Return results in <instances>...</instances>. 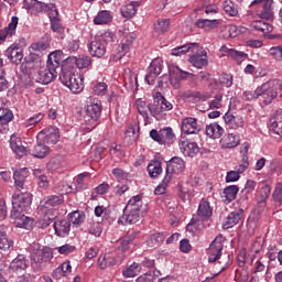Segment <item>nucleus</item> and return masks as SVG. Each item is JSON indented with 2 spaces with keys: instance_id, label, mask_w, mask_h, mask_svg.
I'll return each mask as SVG.
<instances>
[{
  "instance_id": "43",
  "label": "nucleus",
  "mask_w": 282,
  "mask_h": 282,
  "mask_svg": "<svg viewBox=\"0 0 282 282\" xmlns=\"http://www.w3.org/2000/svg\"><path fill=\"white\" fill-rule=\"evenodd\" d=\"M219 263L223 264L221 269L219 270L218 273L212 275V276H207L205 280H203L202 282H215V279H217V276L220 275L221 272H224L226 270V268H228V263H230V256H226L223 257L221 260L219 261Z\"/></svg>"
},
{
  "instance_id": "31",
  "label": "nucleus",
  "mask_w": 282,
  "mask_h": 282,
  "mask_svg": "<svg viewBox=\"0 0 282 282\" xmlns=\"http://www.w3.org/2000/svg\"><path fill=\"white\" fill-rule=\"evenodd\" d=\"M198 217L203 219H210L213 217V207H210V203L206 199H202L198 205L197 210Z\"/></svg>"
},
{
  "instance_id": "6",
  "label": "nucleus",
  "mask_w": 282,
  "mask_h": 282,
  "mask_svg": "<svg viewBox=\"0 0 282 282\" xmlns=\"http://www.w3.org/2000/svg\"><path fill=\"white\" fill-rule=\"evenodd\" d=\"M221 239V236L216 237L209 245V248L207 249L209 263H215V261H219V259H221V252H224V240Z\"/></svg>"
},
{
  "instance_id": "33",
  "label": "nucleus",
  "mask_w": 282,
  "mask_h": 282,
  "mask_svg": "<svg viewBox=\"0 0 282 282\" xmlns=\"http://www.w3.org/2000/svg\"><path fill=\"white\" fill-rule=\"evenodd\" d=\"M63 204V195H51L44 199L42 208L54 209L56 206H61Z\"/></svg>"
},
{
  "instance_id": "51",
  "label": "nucleus",
  "mask_w": 282,
  "mask_h": 282,
  "mask_svg": "<svg viewBox=\"0 0 282 282\" xmlns=\"http://www.w3.org/2000/svg\"><path fill=\"white\" fill-rule=\"evenodd\" d=\"M271 191L272 188L269 185H263L260 188V199L258 200V204H260L262 208H265V202H268Z\"/></svg>"
},
{
  "instance_id": "59",
  "label": "nucleus",
  "mask_w": 282,
  "mask_h": 282,
  "mask_svg": "<svg viewBox=\"0 0 282 282\" xmlns=\"http://www.w3.org/2000/svg\"><path fill=\"white\" fill-rule=\"evenodd\" d=\"M272 198L275 202V204H279V206H281L282 204V183H278L273 194H272Z\"/></svg>"
},
{
  "instance_id": "42",
  "label": "nucleus",
  "mask_w": 282,
  "mask_h": 282,
  "mask_svg": "<svg viewBox=\"0 0 282 282\" xmlns=\"http://www.w3.org/2000/svg\"><path fill=\"white\" fill-rule=\"evenodd\" d=\"M227 55L237 61L238 63H243V61H248V54L243 51H237L235 48H227Z\"/></svg>"
},
{
  "instance_id": "1",
  "label": "nucleus",
  "mask_w": 282,
  "mask_h": 282,
  "mask_svg": "<svg viewBox=\"0 0 282 282\" xmlns=\"http://www.w3.org/2000/svg\"><path fill=\"white\" fill-rule=\"evenodd\" d=\"M130 210L129 214L122 215L118 219V225H127V224H138L144 217V213H147V206L142 204V196L137 195L129 199L128 204L123 208V213Z\"/></svg>"
},
{
  "instance_id": "28",
  "label": "nucleus",
  "mask_w": 282,
  "mask_h": 282,
  "mask_svg": "<svg viewBox=\"0 0 282 282\" xmlns=\"http://www.w3.org/2000/svg\"><path fill=\"white\" fill-rule=\"evenodd\" d=\"M123 83L128 91H138V75L129 70L123 76Z\"/></svg>"
},
{
  "instance_id": "41",
  "label": "nucleus",
  "mask_w": 282,
  "mask_h": 282,
  "mask_svg": "<svg viewBox=\"0 0 282 282\" xmlns=\"http://www.w3.org/2000/svg\"><path fill=\"white\" fill-rule=\"evenodd\" d=\"M196 25L202 30H215L219 25V20L199 19Z\"/></svg>"
},
{
  "instance_id": "39",
  "label": "nucleus",
  "mask_w": 282,
  "mask_h": 282,
  "mask_svg": "<svg viewBox=\"0 0 282 282\" xmlns=\"http://www.w3.org/2000/svg\"><path fill=\"white\" fill-rule=\"evenodd\" d=\"M14 248V241L8 238V234L0 231V250L3 252H10Z\"/></svg>"
},
{
  "instance_id": "26",
  "label": "nucleus",
  "mask_w": 282,
  "mask_h": 282,
  "mask_svg": "<svg viewBox=\"0 0 282 282\" xmlns=\"http://www.w3.org/2000/svg\"><path fill=\"white\" fill-rule=\"evenodd\" d=\"M30 50L31 52H35L42 56L43 54H47V51L50 50V39L44 37L39 42L32 43Z\"/></svg>"
},
{
  "instance_id": "35",
  "label": "nucleus",
  "mask_w": 282,
  "mask_h": 282,
  "mask_svg": "<svg viewBox=\"0 0 282 282\" xmlns=\"http://www.w3.org/2000/svg\"><path fill=\"white\" fill-rule=\"evenodd\" d=\"M237 193H239V186L229 185L224 189L221 197L225 199V202L230 204V202H235V199H237Z\"/></svg>"
},
{
  "instance_id": "24",
  "label": "nucleus",
  "mask_w": 282,
  "mask_h": 282,
  "mask_svg": "<svg viewBox=\"0 0 282 282\" xmlns=\"http://www.w3.org/2000/svg\"><path fill=\"white\" fill-rule=\"evenodd\" d=\"M242 217H243V208H239L230 213L226 219V223L224 224L225 230H228V228H234V226H237V224L241 221Z\"/></svg>"
},
{
  "instance_id": "55",
  "label": "nucleus",
  "mask_w": 282,
  "mask_h": 282,
  "mask_svg": "<svg viewBox=\"0 0 282 282\" xmlns=\"http://www.w3.org/2000/svg\"><path fill=\"white\" fill-rule=\"evenodd\" d=\"M169 28H171V20L170 19H162L159 20L155 24L156 32H169Z\"/></svg>"
},
{
  "instance_id": "29",
  "label": "nucleus",
  "mask_w": 282,
  "mask_h": 282,
  "mask_svg": "<svg viewBox=\"0 0 282 282\" xmlns=\"http://www.w3.org/2000/svg\"><path fill=\"white\" fill-rule=\"evenodd\" d=\"M10 147L11 150L14 151L15 155H18V158H23L24 155H28V149L23 147V144L21 143V139L17 137H11Z\"/></svg>"
},
{
  "instance_id": "7",
  "label": "nucleus",
  "mask_w": 282,
  "mask_h": 282,
  "mask_svg": "<svg viewBox=\"0 0 282 282\" xmlns=\"http://www.w3.org/2000/svg\"><path fill=\"white\" fill-rule=\"evenodd\" d=\"M61 138V132L56 127H50L39 132L37 140H42L44 144H56Z\"/></svg>"
},
{
  "instance_id": "64",
  "label": "nucleus",
  "mask_w": 282,
  "mask_h": 282,
  "mask_svg": "<svg viewBox=\"0 0 282 282\" xmlns=\"http://www.w3.org/2000/svg\"><path fill=\"white\" fill-rule=\"evenodd\" d=\"M269 54L274 61H282V46H272L269 50Z\"/></svg>"
},
{
  "instance_id": "14",
  "label": "nucleus",
  "mask_w": 282,
  "mask_h": 282,
  "mask_svg": "<svg viewBox=\"0 0 282 282\" xmlns=\"http://www.w3.org/2000/svg\"><path fill=\"white\" fill-rule=\"evenodd\" d=\"M88 52L95 58H102L107 54V46L102 41L95 39L88 44Z\"/></svg>"
},
{
  "instance_id": "62",
  "label": "nucleus",
  "mask_w": 282,
  "mask_h": 282,
  "mask_svg": "<svg viewBox=\"0 0 282 282\" xmlns=\"http://www.w3.org/2000/svg\"><path fill=\"white\" fill-rule=\"evenodd\" d=\"M158 281V275L155 271H150L137 279V282H155Z\"/></svg>"
},
{
  "instance_id": "36",
  "label": "nucleus",
  "mask_w": 282,
  "mask_h": 282,
  "mask_svg": "<svg viewBox=\"0 0 282 282\" xmlns=\"http://www.w3.org/2000/svg\"><path fill=\"white\" fill-rule=\"evenodd\" d=\"M98 265L100 270H107V268L116 265V257H113L111 253H105L104 256L99 257Z\"/></svg>"
},
{
  "instance_id": "5",
  "label": "nucleus",
  "mask_w": 282,
  "mask_h": 282,
  "mask_svg": "<svg viewBox=\"0 0 282 282\" xmlns=\"http://www.w3.org/2000/svg\"><path fill=\"white\" fill-rule=\"evenodd\" d=\"M258 94L263 105H271L272 100L279 96V91L274 89L270 80L258 87Z\"/></svg>"
},
{
  "instance_id": "18",
  "label": "nucleus",
  "mask_w": 282,
  "mask_h": 282,
  "mask_svg": "<svg viewBox=\"0 0 282 282\" xmlns=\"http://www.w3.org/2000/svg\"><path fill=\"white\" fill-rule=\"evenodd\" d=\"M257 3H262V11L260 12V19L270 20L274 17V11H272V0H253L251 6H257Z\"/></svg>"
},
{
  "instance_id": "11",
  "label": "nucleus",
  "mask_w": 282,
  "mask_h": 282,
  "mask_svg": "<svg viewBox=\"0 0 282 282\" xmlns=\"http://www.w3.org/2000/svg\"><path fill=\"white\" fill-rule=\"evenodd\" d=\"M30 177V171L28 167L19 169L13 172L14 186L17 191H28L25 183Z\"/></svg>"
},
{
  "instance_id": "2",
  "label": "nucleus",
  "mask_w": 282,
  "mask_h": 282,
  "mask_svg": "<svg viewBox=\"0 0 282 282\" xmlns=\"http://www.w3.org/2000/svg\"><path fill=\"white\" fill-rule=\"evenodd\" d=\"M58 67H61V58H58V53H50L47 56L46 66L41 67L35 75L36 83H40V85H50V83H54L58 76V72L56 70Z\"/></svg>"
},
{
  "instance_id": "61",
  "label": "nucleus",
  "mask_w": 282,
  "mask_h": 282,
  "mask_svg": "<svg viewBox=\"0 0 282 282\" xmlns=\"http://www.w3.org/2000/svg\"><path fill=\"white\" fill-rule=\"evenodd\" d=\"M221 100H224V94L218 93L212 101H209V109H221Z\"/></svg>"
},
{
  "instance_id": "27",
  "label": "nucleus",
  "mask_w": 282,
  "mask_h": 282,
  "mask_svg": "<svg viewBox=\"0 0 282 282\" xmlns=\"http://www.w3.org/2000/svg\"><path fill=\"white\" fill-rule=\"evenodd\" d=\"M113 21V15H111V11L101 10L94 18L95 25H109Z\"/></svg>"
},
{
  "instance_id": "50",
  "label": "nucleus",
  "mask_w": 282,
  "mask_h": 282,
  "mask_svg": "<svg viewBox=\"0 0 282 282\" xmlns=\"http://www.w3.org/2000/svg\"><path fill=\"white\" fill-rule=\"evenodd\" d=\"M164 67V64L162 63V59L154 58L150 66L148 67V72H152V74H156V76H160L162 74V68Z\"/></svg>"
},
{
  "instance_id": "48",
  "label": "nucleus",
  "mask_w": 282,
  "mask_h": 282,
  "mask_svg": "<svg viewBox=\"0 0 282 282\" xmlns=\"http://www.w3.org/2000/svg\"><path fill=\"white\" fill-rule=\"evenodd\" d=\"M137 12L138 10L133 2L121 7V15L123 19H132V17H135Z\"/></svg>"
},
{
  "instance_id": "57",
  "label": "nucleus",
  "mask_w": 282,
  "mask_h": 282,
  "mask_svg": "<svg viewBox=\"0 0 282 282\" xmlns=\"http://www.w3.org/2000/svg\"><path fill=\"white\" fill-rule=\"evenodd\" d=\"M137 109L143 118H149V105L147 101L137 100Z\"/></svg>"
},
{
  "instance_id": "53",
  "label": "nucleus",
  "mask_w": 282,
  "mask_h": 282,
  "mask_svg": "<svg viewBox=\"0 0 282 282\" xmlns=\"http://www.w3.org/2000/svg\"><path fill=\"white\" fill-rule=\"evenodd\" d=\"M169 184H171V176L170 175H165L162 184H160L155 189H154V194L155 195H164V193H166V186H169Z\"/></svg>"
},
{
  "instance_id": "10",
  "label": "nucleus",
  "mask_w": 282,
  "mask_h": 282,
  "mask_svg": "<svg viewBox=\"0 0 282 282\" xmlns=\"http://www.w3.org/2000/svg\"><path fill=\"white\" fill-rule=\"evenodd\" d=\"M185 169L186 163L184 162V160H182V158L180 156H174L166 164L165 175H169L170 180H172L173 173H183Z\"/></svg>"
},
{
  "instance_id": "13",
  "label": "nucleus",
  "mask_w": 282,
  "mask_h": 282,
  "mask_svg": "<svg viewBox=\"0 0 282 282\" xmlns=\"http://www.w3.org/2000/svg\"><path fill=\"white\" fill-rule=\"evenodd\" d=\"M6 56L13 65H21V61H23V48L19 44H12L7 48Z\"/></svg>"
},
{
  "instance_id": "44",
  "label": "nucleus",
  "mask_w": 282,
  "mask_h": 282,
  "mask_svg": "<svg viewBox=\"0 0 282 282\" xmlns=\"http://www.w3.org/2000/svg\"><path fill=\"white\" fill-rule=\"evenodd\" d=\"M69 224H73V226H80V224L85 223V213L80 210H75L69 214Z\"/></svg>"
},
{
  "instance_id": "22",
  "label": "nucleus",
  "mask_w": 282,
  "mask_h": 282,
  "mask_svg": "<svg viewBox=\"0 0 282 282\" xmlns=\"http://www.w3.org/2000/svg\"><path fill=\"white\" fill-rule=\"evenodd\" d=\"M42 140H37V143L33 147L31 151V155L33 158H37L39 160H43V158H47V154L51 152L50 147L45 145Z\"/></svg>"
},
{
  "instance_id": "46",
  "label": "nucleus",
  "mask_w": 282,
  "mask_h": 282,
  "mask_svg": "<svg viewBox=\"0 0 282 282\" xmlns=\"http://www.w3.org/2000/svg\"><path fill=\"white\" fill-rule=\"evenodd\" d=\"M17 228H24V230H32L34 226V220L28 216H22L21 219L14 221Z\"/></svg>"
},
{
  "instance_id": "23",
  "label": "nucleus",
  "mask_w": 282,
  "mask_h": 282,
  "mask_svg": "<svg viewBox=\"0 0 282 282\" xmlns=\"http://www.w3.org/2000/svg\"><path fill=\"white\" fill-rule=\"evenodd\" d=\"M240 142L241 139L239 138V135H236L235 133H228L227 135L220 139L221 149H235L239 147Z\"/></svg>"
},
{
  "instance_id": "56",
  "label": "nucleus",
  "mask_w": 282,
  "mask_h": 282,
  "mask_svg": "<svg viewBox=\"0 0 282 282\" xmlns=\"http://www.w3.org/2000/svg\"><path fill=\"white\" fill-rule=\"evenodd\" d=\"M43 118H44V115L43 113H36V115H34L33 117H30L29 119H26L25 121H24V127H34V126H36V124H39V122H41V120H43Z\"/></svg>"
},
{
  "instance_id": "12",
  "label": "nucleus",
  "mask_w": 282,
  "mask_h": 282,
  "mask_svg": "<svg viewBox=\"0 0 282 282\" xmlns=\"http://www.w3.org/2000/svg\"><path fill=\"white\" fill-rule=\"evenodd\" d=\"M181 131L186 135H193L195 133H199L202 128L199 127V123H197V119L193 117H186L182 121Z\"/></svg>"
},
{
  "instance_id": "15",
  "label": "nucleus",
  "mask_w": 282,
  "mask_h": 282,
  "mask_svg": "<svg viewBox=\"0 0 282 282\" xmlns=\"http://www.w3.org/2000/svg\"><path fill=\"white\" fill-rule=\"evenodd\" d=\"M19 25V17L13 15L11 22L4 29L0 30V41L12 39L17 34V26Z\"/></svg>"
},
{
  "instance_id": "30",
  "label": "nucleus",
  "mask_w": 282,
  "mask_h": 282,
  "mask_svg": "<svg viewBox=\"0 0 282 282\" xmlns=\"http://www.w3.org/2000/svg\"><path fill=\"white\" fill-rule=\"evenodd\" d=\"M206 135L213 138V140H217L224 135V128L217 122L210 123L206 126Z\"/></svg>"
},
{
  "instance_id": "63",
  "label": "nucleus",
  "mask_w": 282,
  "mask_h": 282,
  "mask_svg": "<svg viewBox=\"0 0 282 282\" xmlns=\"http://www.w3.org/2000/svg\"><path fill=\"white\" fill-rule=\"evenodd\" d=\"M158 98H160L161 106L163 107L162 110L164 111H171L173 109V104L166 99L165 96L162 95V93H158Z\"/></svg>"
},
{
  "instance_id": "17",
  "label": "nucleus",
  "mask_w": 282,
  "mask_h": 282,
  "mask_svg": "<svg viewBox=\"0 0 282 282\" xmlns=\"http://www.w3.org/2000/svg\"><path fill=\"white\" fill-rule=\"evenodd\" d=\"M178 147L181 152L185 154L187 158H195V155L199 153V145L188 140L180 142Z\"/></svg>"
},
{
  "instance_id": "47",
  "label": "nucleus",
  "mask_w": 282,
  "mask_h": 282,
  "mask_svg": "<svg viewBox=\"0 0 282 282\" xmlns=\"http://www.w3.org/2000/svg\"><path fill=\"white\" fill-rule=\"evenodd\" d=\"M41 54L33 52L29 54L28 57L24 58L25 61V69H32L34 67V63H41Z\"/></svg>"
},
{
  "instance_id": "16",
  "label": "nucleus",
  "mask_w": 282,
  "mask_h": 282,
  "mask_svg": "<svg viewBox=\"0 0 282 282\" xmlns=\"http://www.w3.org/2000/svg\"><path fill=\"white\" fill-rule=\"evenodd\" d=\"M68 63H73L78 69H87L91 65V57L89 55L72 56L66 58L64 65H69Z\"/></svg>"
},
{
  "instance_id": "19",
  "label": "nucleus",
  "mask_w": 282,
  "mask_h": 282,
  "mask_svg": "<svg viewBox=\"0 0 282 282\" xmlns=\"http://www.w3.org/2000/svg\"><path fill=\"white\" fill-rule=\"evenodd\" d=\"M189 63L193 65V67L202 69L203 67H206V65H208V54L206 53V51L193 54L189 56Z\"/></svg>"
},
{
  "instance_id": "9",
  "label": "nucleus",
  "mask_w": 282,
  "mask_h": 282,
  "mask_svg": "<svg viewBox=\"0 0 282 282\" xmlns=\"http://www.w3.org/2000/svg\"><path fill=\"white\" fill-rule=\"evenodd\" d=\"M12 199V206L21 208V210H30V206H32V194L25 191L20 194H14Z\"/></svg>"
},
{
  "instance_id": "8",
  "label": "nucleus",
  "mask_w": 282,
  "mask_h": 282,
  "mask_svg": "<svg viewBox=\"0 0 282 282\" xmlns=\"http://www.w3.org/2000/svg\"><path fill=\"white\" fill-rule=\"evenodd\" d=\"M170 72V83L174 89H180V84L188 76H192L191 73L182 70L180 67L172 65L169 68Z\"/></svg>"
},
{
  "instance_id": "54",
  "label": "nucleus",
  "mask_w": 282,
  "mask_h": 282,
  "mask_svg": "<svg viewBox=\"0 0 282 282\" xmlns=\"http://www.w3.org/2000/svg\"><path fill=\"white\" fill-rule=\"evenodd\" d=\"M14 119V113L12 110L4 108L2 115L0 116V123L1 124H9Z\"/></svg>"
},
{
  "instance_id": "38",
  "label": "nucleus",
  "mask_w": 282,
  "mask_h": 282,
  "mask_svg": "<svg viewBox=\"0 0 282 282\" xmlns=\"http://www.w3.org/2000/svg\"><path fill=\"white\" fill-rule=\"evenodd\" d=\"M154 101L152 104H149V111L153 118H158L160 113H163V107H162V101L160 98H158V93L154 94L153 96Z\"/></svg>"
},
{
  "instance_id": "3",
  "label": "nucleus",
  "mask_w": 282,
  "mask_h": 282,
  "mask_svg": "<svg viewBox=\"0 0 282 282\" xmlns=\"http://www.w3.org/2000/svg\"><path fill=\"white\" fill-rule=\"evenodd\" d=\"M72 66L67 64L62 65V73L59 74V80L62 85L68 87L73 94H80L85 89V84L83 83V76L74 74L72 72Z\"/></svg>"
},
{
  "instance_id": "58",
  "label": "nucleus",
  "mask_w": 282,
  "mask_h": 282,
  "mask_svg": "<svg viewBox=\"0 0 282 282\" xmlns=\"http://www.w3.org/2000/svg\"><path fill=\"white\" fill-rule=\"evenodd\" d=\"M93 91L96 96H105V94H107V84L105 82L95 84Z\"/></svg>"
},
{
  "instance_id": "20",
  "label": "nucleus",
  "mask_w": 282,
  "mask_h": 282,
  "mask_svg": "<svg viewBox=\"0 0 282 282\" xmlns=\"http://www.w3.org/2000/svg\"><path fill=\"white\" fill-rule=\"evenodd\" d=\"M11 272H23L28 270V258L23 254H18L9 265Z\"/></svg>"
},
{
  "instance_id": "34",
  "label": "nucleus",
  "mask_w": 282,
  "mask_h": 282,
  "mask_svg": "<svg viewBox=\"0 0 282 282\" xmlns=\"http://www.w3.org/2000/svg\"><path fill=\"white\" fill-rule=\"evenodd\" d=\"M50 257H52V254L45 251V249H37L32 253L31 259L33 263H36V265H41V263H44V261H47Z\"/></svg>"
},
{
  "instance_id": "40",
  "label": "nucleus",
  "mask_w": 282,
  "mask_h": 282,
  "mask_svg": "<svg viewBox=\"0 0 282 282\" xmlns=\"http://www.w3.org/2000/svg\"><path fill=\"white\" fill-rule=\"evenodd\" d=\"M223 10L229 17H237L239 14V7L232 2V0H226L223 2Z\"/></svg>"
},
{
  "instance_id": "21",
  "label": "nucleus",
  "mask_w": 282,
  "mask_h": 282,
  "mask_svg": "<svg viewBox=\"0 0 282 282\" xmlns=\"http://www.w3.org/2000/svg\"><path fill=\"white\" fill-rule=\"evenodd\" d=\"M53 228L57 237H67V235H69V230L72 229V224L67 219H62L54 221Z\"/></svg>"
},
{
  "instance_id": "4",
  "label": "nucleus",
  "mask_w": 282,
  "mask_h": 282,
  "mask_svg": "<svg viewBox=\"0 0 282 282\" xmlns=\"http://www.w3.org/2000/svg\"><path fill=\"white\" fill-rule=\"evenodd\" d=\"M100 116H102V101H100V99H90L87 101L84 120L88 131L97 127Z\"/></svg>"
},
{
  "instance_id": "32",
  "label": "nucleus",
  "mask_w": 282,
  "mask_h": 282,
  "mask_svg": "<svg viewBox=\"0 0 282 282\" xmlns=\"http://www.w3.org/2000/svg\"><path fill=\"white\" fill-rule=\"evenodd\" d=\"M250 28L252 30H256V32H261V34H270V32H272V30H273L272 24H270L263 20L253 21L250 24Z\"/></svg>"
},
{
  "instance_id": "25",
  "label": "nucleus",
  "mask_w": 282,
  "mask_h": 282,
  "mask_svg": "<svg viewBox=\"0 0 282 282\" xmlns=\"http://www.w3.org/2000/svg\"><path fill=\"white\" fill-rule=\"evenodd\" d=\"M138 39L135 33H124L121 40V54L118 58H122L124 54H128L129 50H131V45H133V41Z\"/></svg>"
},
{
  "instance_id": "45",
  "label": "nucleus",
  "mask_w": 282,
  "mask_h": 282,
  "mask_svg": "<svg viewBox=\"0 0 282 282\" xmlns=\"http://www.w3.org/2000/svg\"><path fill=\"white\" fill-rule=\"evenodd\" d=\"M140 270H142L140 263L133 262L129 268L122 271V274L126 279H133V276H138Z\"/></svg>"
},
{
  "instance_id": "49",
  "label": "nucleus",
  "mask_w": 282,
  "mask_h": 282,
  "mask_svg": "<svg viewBox=\"0 0 282 282\" xmlns=\"http://www.w3.org/2000/svg\"><path fill=\"white\" fill-rule=\"evenodd\" d=\"M148 173L150 177L155 178L162 173V162L154 161L148 165Z\"/></svg>"
},
{
  "instance_id": "60",
  "label": "nucleus",
  "mask_w": 282,
  "mask_h": 282,
  "mask_svg": "<svg viewBox=\"0 0 282 282\" xmlns=\"http://www.w3.org/2000/svg\"><path fill=\"white\" fill-rule=\"evenodd\" d=\"M88 232L94 237H100V235H102V224L93 223L88 229Z\"/></svg>"
},
{
  "instance_id": "52",
  "label": "nucleus",
  "mask_w": 282,
  "mask_h": 282,
  "mask_svg": "<svg viewBox=\"0 0 282 282\" xmlns=\"http://www.w3.org/2000/svg\"><path fill=\"white\" fill-rule=\"evenodd\" d=\"M257 187V182L252 181V180H248L245 188L241 191L242 197L240 198V202H248V194L252 193V191H254V188Z\"/></svg>"
},
{
  "instance_id": "37",
  "label": "nucleus",
  "mask_w": 282,
  "mask_h": 282,
  "mask_svg": "<svg viewBox=\"0 0 282 282\" xmlns=\"http://www.w3.org/2000/svg\"><path fill=\"white\" fill-rule=\"evenodd\" d=\"M161 138L162 143L171 147L175 142V132H173V128H163L161 129Z\"/></svg>"
}]
</instances>
